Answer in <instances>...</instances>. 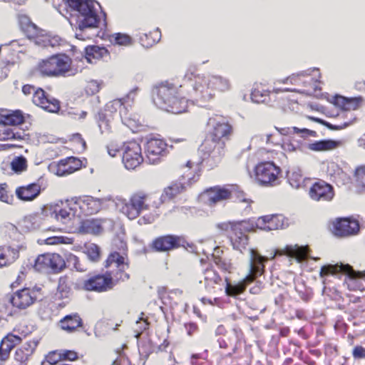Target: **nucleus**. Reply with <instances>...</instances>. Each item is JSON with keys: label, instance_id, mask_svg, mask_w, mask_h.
Returning <instances> with one entry per match:
<instances>
[{"label": "nucleus", "instance_id": "obj_33", "mask_svg": "<svg viewBox=\"0 0 365 365\" xmlns=\"http://www.w3.org/2000/svg\"><path fill=\"white\" fill-rule=\"evenodd\" d=\"M224 250L219 246L214 248L211 255V259L217 267L224 274H230L235 269L234 263L231 259L223 257Z\"/></svg>", "mask_w": 365, "mask_h": 365}, {"label": "nucleus", "instance_id": "obj_52", "mask_svg": "<svg viewBox=\"0 0 365 365\" xmlns=\"http://www.w3.org/2000/svg\"><path fill=\"white\" fill-rule=\"evenodd\" d=\"M27 160L23 156H18L11 163V169L16 173H21L27 169Z\"/></svg>", "mask_w": 365, "mask_h": 365}, {"label": "nucleus", "instance_id": "obj_38", "mask_svg": "<svg viewBox=\"0 0 365 365\" xmlns=\"http://www.w3.org/2000/svg\"><path fill=\"white\" fill-rule=\"evenodd\" d=\"M25 121V117L22 111L16 110L6 115H1L0 123L5 125L16 126L21 125Z\"/></svg>", "mask_w": 365, "mask_h": 365}, {"label": "nucleus", "instance_id": "obj_36", "mask_svg": "<svg viewBox=\"0 0 365 365\" xmlns=\"http://www.w3.org/2000/svg\"><path fill=\"white\" fill-rule=\"evenodd\" d=\"M19 257V250L11 246H0V269L12 264Z\"/></svg>", "mask_w": 365, "mask_h": 365}, {"label": "nucleus", "instance_id": "obj_22", "mask_svg": "<svg viewBox=\"0 0 365 365\" xmlns=\"http://www.w3.org/2000/svg\"><path fill=\"white\" fill-rule=\"evenodd\" d=\"M332 233L339 237H347L357 234L359 231V224L356 220L351 217L336 218L331 223Z\"/></svg>", "mask_w": 365, "mask_h": 365}, {"label": "nucleus", "instance_id": "obj_7", "mask_svg": "<svg viewBox=\"0 0 365 365\" xmlns=\"http://www.w3.org/2000/svg\"><path fill=\"white\" fill-rule=\"evenodd\" d=\"M245 194L240 190L237 185L227 184L224 185H215L207 188L205 192V203L209 206H214L220 202L236 197L239 202L247 204L246 209H251L252 200L245 197Z\"/></svg>", "mask_w": 365, "mask_h": 365}, {"label": "nucleus", "instance_id": "obj_5", "mask_svg": "<svg viewBox=\"0 0 365 365\" xmlns=\"http://www.w3.org/2000/svg\"><path fill=\"white\" fill-rule=\"evenodd\" d=\"M182 88H185L187 102L190 100L200 106H205L215 96L212 92L208 77L194 72L185 74Z\"/></svg>", "mask_w": 365, "mask_h": 365}, {"label": "nucleus", "instance_id": "obj_23", "mask_svg": "<svg viewBox=\"0 0 365 365\" xmlns=\"http://www.w3.org/2000/svg\"><path fill=\"white\" fill-rule=\"evenodd\" d=\"M168 144L162 139L150 138L145 145L146 157L151 164H156L168 153Z\"/></svg>", "mask_w": 365, "mask_h": 365}, {"label": "nucleus", "instance_id": "obj_25", "mask_svg": "<svg viewBox=\"0 0 365 365\" xmlns=\"http://www.w3.org/2000/svg\"><path fill=\"white\" fill-rule=\"evenodd\" d=\"M52 213L57 220H60L63 223L70 220L71 217H79L73 197L56 203L53 206Z\"/></svg>", "mask_w": 365, "mask_h": 365}, {"label": "nucleus", "instance_id": "obj_63", "mask_svg": "<svg viewBox=\"0 0 365 365\" xmlns=\"http://www.w3.org/2000/svg\"><path fill=\"white\" fill-rule=\"evenodd\" d=\"M46 360L51 365H58L62 361L60 349L49 351L46 356Z\"/></svg>", "mask_w": 365, "mask_h": 365}, {"label": "nucleus", "instance_id": "obj_37", "mask_svg": "<svg viewBox=\"0 0 365 365\" xmlns=\"http://www.w3.org/2000/svg\"><path fill=\"white\" fill-rule=\"evenodd\" d=\"M232 351L227 354V356H232L234 354L237 353L238 349L241 347L244 341V333L242 330L238 327H234L228 335L225 336Z\"/></svg>", "mask_w": 365, "mask_h": 365}, {"label": "nucleus", "instance_id": "obj_61", "mask_svg": "<svg viewBox=\"0 0 365 365\" xmlns=\"http://www.w3.org/2000/svg\"><path fill=\"white\" fill-rule=\"evenodd\" d=\"M0 200L6 203L13 201V195L9 193V185L6 182L0 183Z\"/></svg>", "mask_w": 365, "mask_h": 365}, {"label": "nucleus", "instance_id": "obj_42", "mask_svg": "<svg viewBox=\"0 0 365 365\" xmlns=\"http://www.w3.org/2000/svg\"><path fill=\"white\" fill-rule=\"evenodd\" d=\"M270 91L265 88V86L262 83L256 84L253 88L250 98L251 100L257 103H264L269 96Z\"/></svg>", "mask_w": 365, "mask_h": 365}, {"label": "nucleus", "instance_id": "obj_44", "mask_svg": "<svg viewBox=\"0 0 365 365\" xmlns=\"http://www.w3.org/2000/svg\"><path fill=\"white\" fill-rule=\"evenodd\" d=\"M109 41L113 46L128 47L133 45L134 41L131 36L125 33H114L109 36Z\"/></svg>", "mask_w": 365, "mask_h": 365}, {"label": "nucleus", "instance_id": "obj_59", "mask_svg": "<svg viewBox=\"0 0 365 365\" xmlns=\"http://www.w3.org/2000/svg\"><path fill=\"white\" fill-rule=\"evenodd\" d=\"M12 51V46L11 45H5L0 50V54L3 58H5V61L7 63H14V58L16 56V52Z\"/></svg>", "mask_w": 365, "mask_h": 365}, {"label": "nucleus", "instance_id": "obj_17", "mask_svg": "<svg viewBox=\"0 0 365 365\" xmlns=\"http://www.w3.org/2000/svg\"><path fill=\"white\" fill-rule=\"evenodd\" d=\"M184 179H178L173 181L168 186L165 187L160 197H158L155 194L156 198L152 201V207L154 208H159L160 205L165 202L174 200L178 195L185 192L187 186L190 185V180L187 182L182 181Z\"/></svg>", "mask_w": 365, "mask_h": 365}, {"label": "nucleus", "instance_id": "obj_47", "mask_svg": "<svg viewBox=\"0 0 365 365\" xmlns=\"http://www.w3.org/2000/svg\"><path fill=\"white\" fill-rule=\"evenodd\" d=\"M27 36L29 38L34 39L35 43L41 46H48L49 39L47 36H39L38 31L35 25L31 24L28 26Z\"/></svg>", "mask_w": 365, "mask_h": 365}, {"label": "nucleus", "instance_id": "obj_64", "mask_svg": "<svg viewBox=\"0 0 365 365\" xmlns=\"http://www.w3.org/2000/svg\"><path fill=\"white\" fill-rule=\"evenodd\" d=\"M107 151L111 157L117 156L120 151L121 145L115 140L110 141L107 145Z\"/></svg>", "mask_w": 365, "mask_h": 365}, {"label": "nucleus", "instance_id": "obj_35", "mask_svg": "<svg viewBox=\"0 0 365 365\" xmlns=\"http://www.w3.org/2000/svg\"><path fill=\"white\" fill-rule=\"evenodd\" d=\"M363 98L361 96L354 98H346L341 96H336L334 98V104L341 110V114L344 115V113L358 110L362 105Z\"/></svg>", "mask_w": 365, "mask_h": 365}, {"label": "nucleus", "instance_id": "obj_9", "mask_svg": "<svg viewBox=\"0 0 365 365\" xmlns=\"http://www.w3.org/2000/svg\"><path fill=\"white\" fill-rule=\"evenodd\" d=\"M66 4L72 10L78 11L83 16V19L78 24L81 31L86 28H96L98 26L100 19L93 1L66 0Z\"/></svg>", "mask_w": 365, "mask_h": 365}, {"label": "nucleus", "instance_id": "obj_27", "mask_svg": "<svg viewBox=\"0 0 365 365\" xmlns=\"http://www.w3.org/2000/svg\"><path fill=\"white\" fill-rule=\"evenodd\" d=\"M76 206L79 214L82 215H91L98 213L102 208L103 202L101 200L94 198L91 196H83L73 197Z\"/></svg>", "mask_w": 365, "mask_h": 365}, {"label": "nucleus", "instance_id": "obj_60", "mask_svg": "<svg viewBox=\"0 0 365 365\" xmlns=\"http://www.w3.org/2000/svg\"><path fill=\"white\" fill-rule=\"evenodd\" d=\"M62 361H76L79 359L78 353L74 350L60 349Z\"/></svg>", "mask_w": 365, "mask_h": 365}, {"label": "nucleus", "instance_id": "obj_48", "mask_svg": "<svg viewBox=\"0 0 365 365\" xmlns=\"http://www.w3.org/2000/svg\"><path fill=\"white\" fill-rule=\"evenodd\" d=\"M339 142L333 140L316 141L310 145V148L315 151L331 150L336 148Z\"/></svg>", "mask_w": 365, "mask_h": 365}, {"label": "nucleus", "instance_id": "obj_43", "mask_svg": "<svg viewBox=\"0 0 365 365\" xmlns=\"http://www.w3.org/2000/svg\"><path fill=\"white\" fill-rule=\"evenodd\" d=\"M79 230L85 234H98L102 230V227L97 220L87 219L81 221Z\"/></svg>", "mask_w": 365, "mask_h": 365}, {"label": "nucleus", "instance_id": "obj_56", "mask_svg": "<svg viewBox=\"0 0 365 365\" xmlns=\"http://www.w3.org/2000/svg\"><path fill=\"white\" fill-rule=\"evenodd\" d=\"M86 254L93 262H97L101 259V250L98 245L92 244L86 247Z\"/></svg>", "mask_w": 365, "mask_h": 365}, {"label": "nucleus", "instance_id": "obj_20", "mask_svg": "<svg viewBox=\"0 0 365 365\" xmlns=\"http://www.w3.org/2000/svg\"><path fill=\"white\" fill-rule=\"evenodd\" d=\"M40 289L24 287L14 292L11 297L13 307L19 309H25L31 306L37 300Z\"/></svg>", "mask_w": 365, "mask_h": 365}, {"label": "nucleus", "instance_id": "obj_26", "mask_svg": "<svg viewBox=\"0 0 365 365\" xmlns=\"http://www.w3.org/2000/svg\"><path fill=\"white\" fill-rule=\"evenodd\" d=\"M260 230L270 231L284 229L288 225V220L282 214L267 215L259 217L255 222Z\"/></svg>", "mask_w": 365, "mask_h": 365}, {"label": "nucleus", "instance_id": "obj_15", "mask_svg": "<svg viewBox=\"0 0 365 365\" xmlns=\"http://www.w3.org/2000/svg\"><path fill=\"white\" fill-rule=\"evenodd\" d=\"M110 107L118 110L123 124L130 128L140 124V116L133 110L132 105L128 99L117 98L110 102Z\"/></svg>", "mask_w": 365, "mask_h": 365}, {"label": "nucleus", "instance_id": "obj_13", "mask_svg": "<svg viewBox=\"0 0 365 365\" xmlns=\"http://www.w3.org/2000/svg\"><path fill=\"white\" fill-rule=\"evenodd\" d=\"M114 265L116 269L112 272V276L117 280V282H125L130 279V274L126 272L129 268L130 262L126 252L119 253L116 251L110 252L106 261L104 262V267L110 268Z\"/></svg>", "mask_w": 365, "mask_h": 365}, {"label": "nucleus", "instance_id": "obj_3", "mask_svg": "<svg viewBox=\"0 0 365 365\" xmlns=\"http://www.w3.org/2000/svg\"><path fill=\"white\" fill-rule=\"evenodd\" d=\"M71 58L62 53L40 59L31 73L41 78H61L74 76L77 69L72 66Z\"/></svg>", "mask_w": 365, "mask_h": 365}, {"label": "nucleus", "instance_id": "obj_19", "mask_svg": "<svg viewBox=\"0 0 365 365\" xmlns=\"http://www.w3.org/2000/svg\"><path fill=\"white\" fill-rule=\"evenodd\" d=\"M203 282L205 291L210 294H217L222 292L224 289L225 278L210 264L202 269Z\"/></svg>", "mask_w": 365, "mask_h": 365}, {"label": "nucleus", "instance_id": "obj_45", "mask_svg": "<svg viewBox=\"0 0 365 365\" xmlns=\"http://www.w3.org/2000/svg\"><path fill=\"white\" fill-rule=\"evenodd\" d=\"M327 173L336 183H344L347 179L346 173L336 163H331L327 168Z\"/></svg>", "mask_w": 365, "mask_h": 365}, {"label": "nucleus", "instance_id": "obj_6", "mask_svg": "<svg viewBox=\"0 0 365 365\" xmlns=\"http://www.w3.org/2000/svg\"><path fill=\"white\" fill-rule=\"evenodd\" d=\"M312 73H317L319 76V70L317 68L308 69L294 73L287 78L278 79L274 84L289 85V87L274 88L273 92H295L308 94L317 86L318 79Z\"/></svg>", "mask_w": 365, "mask_h": 365}, {"label": "nucleus", "instance_id": "obj_24", "mask_svg": "<svg viewBox=\"0 0 365 365\" xmlns=\"http://www.w3.org/2000/svg\"><path fill=\"white\" fill-rule=\"evenodd\" d=\"M339 273L346 274L350 279H365L364 271H354L349 264H336L323 265L319 272L320 277L328 275H335Z\"/></svg>", "mask_w": 365, "mask_h": 365}, {"label": "nucleus", "instance_id": "obj_32", "mask_svg": "<svg viewBox=\"0 0 365 365\" xmlns=\"http://www.w3.org/2000/svg\"><path fill=\"white\" fill-rule=\"evenodd\" d=\"M83 167V161L76 157L71 156L60 160L56 164V174L58 176L71 175Z\"/></svg>", "mask_w": 365, "mask_h": 365}, {"label": "nucleus", "instance_id": "obj_8", "mask_svg": "<svg viewBox=\"0 0 365 365\" xmlns=\"http://www.w3.org/2000/svg\"><path fill=\"white\" fill-rule=\"evenodd\" d=\"M154 198H156L155 193L137 191L130 195L128 201L123 203L120 212L130 220L136 219L142 211L153 207L152 201Z\"/></svg>", "mask_w": 365, "mask_h": 365}, {"label": "nucleus", "instance_id": "obj_53", "mask_svg": "<svg viewBox=\"0 0 365 365\" xmlns=\"http://www.w3.org/2000/svg\"><path fill=\"white\" fill-rule=\"evenodd\" d=\"M21 336L9 332L1 339L0 342L2 344H7L13 350L16 346L21 343Z\"/></svg>", "mask_w": 365, "mask_h": 365}, {"label": "nucleus", "instance_id": "obj_57", "mask_svg": "<svg viewBox=\"0 0 365 365\" xmlns=\"http://www.w3.org/2000/svg\"><path fill=\"white\" fill-rule=\"evenodd\" d=\"M66 260L69 265H71L77 272H84L87 270V268L81 262L79 258L72 253L68 255Z\"/></svg>", "mask_w": 365, "mask_h": 365}, {"label": "nucleus", "instance_id": "obj_58", "mask_svg": "<svg viewBox=\"0 0 365 365\" xmlns=\"http://www.w3.org/2000/svg\"><path fill=\"white\" fill-rule=\"evenodd\" d=\"M287 179L289 183L294 188H299L304 182L303 175L298 171H292L288 173Z\"/></svg>", "mask_w": 365, "mask_h": 365}, {"label": "nucleus", "instance_id": "obj_62", "mask_svg": "<svg viewBox=\"0 0 365 365\" xmlns=\"http://www.w3.org/2000/svg\"><path fill=\"white\" fill-rule=\"evenodd\" d=\"M100 83L97 81L91 80L86 83L84 91L86 95L93 96L100 91Z\"/></svg>", "mask_w": 365, "mask_h": 365}, {"label": "nucleus", "instance_id": "obj_39", "mask_svg": "<svg viewBox=\"0 0 365 365\" xmlns=\"http://www.w3.org/2000/svg\"><path fill=\"white\" fill-rule=\"evenodd\" d=\"M211 86L212 92H225L230 89L231 84L228 79L220 76H207Z\"/></svg>", "mask_w": 365, "mask_h": 365}, {"label": "nucleus", "instance_id": "obj_46", "mask_svg": "<svg viewBox=\"0 0 365 365\" xmlns=\"http://www.w3.org/2000/svg\"><path fill=\"white\" fill-rule=\"evenodd\" d=\"M225 286L224 287L225 292L227 296L235 297L242 294L245 291L244 284L241 281L237 284H232L230 279L227 277H225Z\"/></svg>", "mask_w": 365, "mask_h": 365}, {"label": "nucleus", "instance_id": "obj_1", "mask_svg": "<svg viewBox=\"0 0 365 365\" xmlns=\"http://www.w3.org/2000/svg\"><path fill=\"white\" fill-rule=\"evenodd\" d=\"M234 135V126L230 119L222 115L214 114L206 122V134L199 151L207 158L211 168L218 167L227 155V143Z\"/></svg>", "mask_w": 365, "mask_h": 365}, {"label": "nucleus", "instance_id": "obj_40", "mask_svg": "<svg viewBox=\"0 0 365 365\" xmlns=\"http://www.w3.org/2000/svg\"><path fill=\"white\" fill-rule=\"evenodd\" d=\"M161 38V31L157 28L148 33L143 34L139 37L140 44L145 48H150L156 44Z\"/></svg>", "mask_w": 365, "mask_h": 365}, {"label": "nucleus", "instance_id": "obj_2", "mask_svg": "<svg viewBox=\"0 0 365 365\" xmlns=\"http://www.w3.org/2000/svg\"><path fill=\"white\" fill-rule=\"evenodd\" d=\"M182 86L183 84L177 86L168 81L156 85L153 89L155 103L174 114L186 112L187 99H186L185 88H182Z\"/></svg>", "mask_w": 365, "mask_h": 365}, {"label": "nucleus", "instance_id": "obj_31", "mask_svg": "<svg viewBox=\"0 0 365 365\" xmlns=\"http://www.w3.org/2000/svg\"><path fill=\"white\" fill-rule=\"evenodd\" d=\"M310 252L309 246H299L298 245H287L281 249H277L274 256H287L295 258L299 262L305 260Z\"/></svg>", "mask_w": 365, "mask_h": 365}, {"label": "nucleus", "instance_id": "obj_51", "mask_svg": "<svg viewBox=\"0 0 365 365\" xmlns=\"http://www.w3.org/2000/svg\"><path fill=\"white\" fill-rule=\"evenodd\" d=\"M69 141L73 145V148L77 153H82L86 149V140L83 138L81 134L78 133L71 135Z\"/></svg>", "mask_w": 365, "mask_h": 365}, {"label": "nucleus", "instance_id": "obj_18", "mask_svg": "<svg viewBox=\"0 0 365 365\" xmlns=\"http://www.w3.org/2000/svg\"><path fill=\"white\" fill-rule=\"evenodd\" d=\"M183 242L184 240L181 236L167 234L154 238L149 247L155 252H169L182 247Z\"/></svg>", "mask_w": 365, "mask_h": 365}, {"label": "nucleus", "instance_id": "obj_14", "mask_svg": "<svg viewBox=\"0 0 365 365\" xmlns=\"http://www.w3.org/2000/svg\"><path fill=\"white\" fill-rule=\"evenodd\" d=\"M122 150V162L128 170L135 169L144 160L140 144L135 140L124 143Z\"/></svg>", "mask_w": 365, "mask_h": 365}, {"label": "nucleus", "instance_id": "obj_29", "mask_svg": "<svg viewBox=\"0 0 365 365\" xmlns=\"http://www.w3.org/2000/svg\"><path fill=\"white\" fill-rule=\"evenodd\" d=\"M32 101L37 106L51 113H56L60 109L59 101L49 97L41 88H36L33 95Z\"/></svg>", "mask_w": 365, "mask_h": 365}, {"label": "nucleus", "instance_id": "obj_41", "mask_svg": "<svg viewBox=\"0 0 365 365\" xmlns=\"http://www.w3.org/2000/svg\"><path fill=\"white\" fill-rule=\"evenodd\" d=\"M354 187L358 193H365V165H360L354 171Z\"/></svg>", "mask_w": 365, "mask_h": 365}, {"label": "nucleus", "instance_id": "obj_4", "mask_svg": "<svg viewBox=\"0 0 365 365\" xmlns=\"http://www.w3.org/2000/svg\"><path fill=\"white\" fill-rule=\"evenodd\" d=\"M264 153L267 155V160L259 161L254 166L250 176L259 186L274 187L279 184L282 173L281 168L273 162L278 153L275 150H262L258 152V155L263 157Z\"/></svg>", "mask_w": 365, "mask_h": 365}, {"label": "nucleus", "instance_id": "obj_34", "mask_svg": "<svg viewBox=\"0 0 365 365\" xmlns=\"http://www.w3.org/2000/svg\"><path fill=\"white\" fill-rule=\"evenodd\" d=\"M38 341L35 339H30L23 344L15 351L14 358L19 363V365H26L29 358L34 353Z\"/></svg>", "mask_w": 365, "mask_h": 365}, {"label": "nucleus", "instance_id": "obj_54", "mask_svg": "<svg viewBox=\"0 0 365 365\" xmlns=\"http://www.w3.org/2000/svg\"><path fill=\"white\" fill-rule=\"evenodd\" d=\"M0 139L2 140H21L23 137L21 133L15 132L14 129L6 128L0 131Z\"/></svg>", "mask_w": 365, "mask_h": 365}, {"label": "nucleus", "instance_id": "obj_30", "mask_svg": "<svg viewBox=\"0 0 365 365\" xmlns=\"http://www.w3.org/2000/svg\"><path fill=\"white\" fill-rule=\"evenodd\" d=\"M41 185L34 182L18 186L15 190V195L20 201L32 202L41 195Z\"/></svg>", "mask_w": 365, "mask_h": 365}, {"label": "nucleus", "instance_id": "obj_49", "mask_svg": "<svg viewBox=\"0 0 365 365\" xmlns=\"http://www.w3.org/2000/svg\"><path fill=\"white\" fill-rule=\"evenodd\" d=\"M108 53V50L104 47L90 46L86 48V58L91 62L92 58L99 59Z\"/></svg>", "mask_w": 365, "mask_h": 365}, {"label": "nucleus", "instance_id": "obj_10", "mask_svg": "<svg viewBox=\"0 0 365 365\" xmlns=\"http://www.w3.org/2000/svg\"><path fill=\"white\" fill-rule=\"evenodd\" d=\"M227 232V237L234 250L242 252L246 248L249 242L248 232L252 230L246 221L223 223L219 225Z\"/></svg>", "mask_w": 365, "mask_h": 365}, {"label": "nucleus", "instance_id": "obj_21", "mask_svg": "<svg viewBox=\"0 0 365 365\" xmlns=\"http://www.w3.org/2000/svg\"><path fill=\"white\" fill-rule=\"evenodd\" d=\"M309 197L317 202H330L335 196L334 187L323 180H318L309 189Z\"/></svg>", "mask_w": 365, "mask_h": 365}, {"label": "nucleus", "instance_id": "obj_16", "mask_svg": "<svg viewBox=\"0 0 365 365\" xmlns=\"http://www.w3.org/2000/svg\"><path fill=\"white\" fill-rule=\"evenodd\" d=\"M268 261L267 257L262 256L257 250H250V272L249 274L241 280L244 287L252 284L264 272V264Z\"/></svg>", "mask_w": 365, "mask_h": 365}, {"label": "nucleus", "instance_id": "obj_28", "mask_svg": "<svg viewBox=\"0 0 365 365\" xmlns=\"http://www.w3.org/2000/svg\"><path fill=\"white\" fill-rule=\"evenodd\" d=\"M58 327L66 334H76L84 329V323L77 312L66 314L57 323Z\"/></svg>", "mask_w": 365, "mask_h": 365}, {"label": "nucleus", "instance_id": "obj_50", "mask_svg": "<svg viewBox=\"0 0 365 365\" xmlns=\"http://www.w3.org/2000/svg\"><path fill=\"white\" fill-rule=\"evenodd\" d=\"M276 130L283 135H289L292 133H303L305 134L306 136H315L316 132L314 130H310L307 128L299 129L297 127H284V128H275Z\"/></svg>", "mask_w": 365, "mask_h": 365}, {"label": "nucleus", "instance_id": "obj_55", "mask_svg": "<svg viewBox=\"0 0 365 365\" xmlns=\"http://www.w3.org/2000/svg\"><path fill=\"white\" fill-rule=\"evenodd\" d=\"M96 122L98 126L102 133H108L111 129L110 120L107 118L106 115L103 113H98Z\"/></svg>", "mask_w": 365, "mask_h": 365}, {"label": "nucleus", "instance_id": "obj_12", "mask_svg": "<svg viewBox=\"0 0 365 365\" xmlns=\"http://www.w3.org/2000/svg\"><path fill=\"white\" fill-rule=\"evenodd\" d=\"M118 283L112 276V272L106 271L105 273L89 274L82 284V289L87 292L98 293L111 290Z\"/></svg>", "mask_w": 365, "mask_h": 365}, {"label": "nucleus", "instance_id": "obj_11", "mask_svg": "<svg viewBox=\"0 0 365 365\" xmlns=\"http://www.w3.org/2000/svg\"><path fill=\"white\" fill-rule=\"evenodd\" d=\"M33 267L39 272L58 274L66 269V263L60 254L46 252L36 257Z\"/></svg>", "mask_w": 365, "mask_h": 365}]
</instances>
